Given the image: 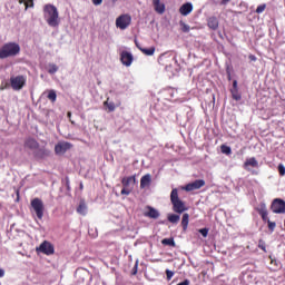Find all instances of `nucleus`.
I'll return each mask as SVG.
<instances>
[{
	"label": "nucleus",
	"mask_w": 285,
	"mask_h": 285,
	"mask_svg": "<svg viewBox=\"0 0 285 285\" xmlns=\"http://www.w3.org/2000/svg\"><path fill=\"white\" fill-rule=\"evenodd\" d=\"M45 12V19L51 28H57L60 23L59 21V11L57 10V7L52 4H47L43 8Z\"/></svg>",
	"instance_id": "1"
},
{
	"label": "nucleus",
	"mask_w": 285,
	"mask_h": 285,
	"mask_svg": "<svg viewBox=\"0 0 285 285\" xmlns=\"http://www.w3.org/2000/svg\"><path fill=\"white\" fill-rule=\"evenodd\" d=\"M170 202L173 204V210L174 213H178L181 215V213H185L186 210V204L181 199H179V191L177 188H174L170 193Z\"/></svg>",
	"instance_id": "2"
},
{
	"label": "nucleus",
	"mask_w": 285,
	"mask_h": 285,
	"mask_svg": "<svg viewBox=\"0 0 285 285\" xmlns=\"http://www.w3.org/2000/svg\"><path fill=\"white\" fill-rule=\"evenodd\" d=\"M21 48L17 43H7L0 50V59H8L19 55Z\"/></svg>",
	"instance_id": "3"
},
{
	"label": "nucleus",
	"mask_w": 285,
	"mask_h": 285,
	"mask_svg": "<svg viewBox=\"0 0 285 285\" xmlns=\"http://www.w3.org/2000/svg\"><path fill=\"white\" fill-rule=\"evenodd\" d=\"M130 23H132L130 14H121L116 19V28L119 30H126Z\"/></svg>",
	"instance_id": "4"
},
{
	"label": "nucleus",
	"mask_w": 285,
	"mask_h": 285,
	"mask_svg": "<svg viewBox=\"0 0 285 285\" xmlns=\"http://www.w3.org/2000/svg\"><path fill=\"white\" fill-rule=\"evenodd\" d=\"M271 210L276 215H284L285 213V200L282 198H275L272 202Z\"/></svg>",
	"instance_id": "5"
},
{
	"label": "nucleus",
	"mask_w": 285,
	"mask_h": 285,
	"mask_svg": "<svg viewBox=\"0 0 285 285\" xmlns=\"http://www.w3.org/2000/svg\"><path fill=\"white\" fill-rule=\"evenodd\" d=\"M135 176L124 178L121 195H129L132 193V188H135Z\"/></svg>",
	"instance_id": "6"
},
{
	"label": "nucleus",
	"mask_w": 285,
	"mask_h": 285,
	"mask_svg": "<svg viewBox=\"0 0 285 285\" xmlns=\"http://www.w3.org/2000/svg\"><path fill=\"white\" fill-rule=\"evenodd\" d=\"M26 81L24 76H13L10 78L11 88L13 90H22L23 86H26Z\"/></svg>",
	"instance_id": "7"
},
{
	"label": "nucleus",
	"mask_w": 285,
	"mask_h": 285,
	"mask_svg": "<svg viewBox=\"0 0 285 285\" xmlns=\"http://www.w3.org/2000/svg\"><path fill=\"white\" fill-rule=\"evenodd\" d=\"M31 207L35 210L38 219H43V210H45L43 202H41V199L39 198H35L31 202Z\"/></svg>",
	"instance_id": "8"
},
{
	"label": "nucleus",
	"mask_w": 285,
	"mask_h": 285,
	"mask_svg": "<svg viewBox=\"0 0 285 285\" xmlns=\"http://www.w3.org/2000/svg\"><path fill=\"white\" fill-rule=\"evenodd\" d=\"M204 186H206V181L204 179H197L193 183L187 184L184 187V190H186L187 193H193V190H199V188H204Z\"/></svg>",
	"instance_id": "9"
},
{
	"label": "nucleus",
	"mask_w": 285,
	"mask_h": 285,
	"mask_svg": "<svg viewBox=\"0 0 285 285\" xmlns=\"http://www.w3.org/2000/svg\"><path fill=\"white\" fill-rule=\"evenodd\" d=\"M36 250L43 253V255H55V247L48 240H45Z\"/></svg>",
	"instance_id": "10"
},
{
	"label": "nucleus",
	"mask_w": 285,
	"mask_h": 285,
	"mask_svg": "<svg viewBox=\"0 0 285 285\" xmlns=\"http://www.w3.org/2000/svg\"><path fill=\"white\" fill-rule=\"evenodd\" d=\"M70 148H72V145L70 142L61 141L56 145L55 153L56 155H66V153H68Z\"/></svg>",
	"instance_id": "11"
},
{
	"label": "nucleus",
	"mask_w": 285,
	"mask_h": 285,
	"mask_svg": "<svg viewBox=\"0 0 285 285\" xmlns=\"http://www.w3.org/2000/svg\"><path fill=\"white\" fill-rule=\"evenodd\" d=\"M159 215H160L159 210H157L156 208L150 206L145 207V213H144L145 217H149V219H159Z\"/></svg>",
	"instance_id": "12"
},
{
	"label": "nucleus",
	"mask_w": 285,
	"mask_h": 285,
	"mask_svg": "<svg viewBox=\"0 0 285 285\" xmlns=\"http://www.w3.org/2000/svg\"><path fill=\"white\" fill-rule=\"evenodd\" d=\"M132 53L128 52V51H122L120 53V61L122 63V66H127L130 67L132 66Z\"/></svg>",
	"instance_id": "13"
},
{
	"label": "nucleus",
	"mask_w": 285,
	"mask_h": 285,
	"mask_svg": "<svg viewBox=\"0 0 285 285\" xmlns=\"http://www.w3.org/2000/svg\"><path fill=\"white\" fill-rule=\"evenodd\" d=\"M258 215H261L263 222H269L268 219V209L266 208V204L262 203L259 207L256 208Z\"/></svg>",
	"instance_id": "14"
},
{
	"label": "nucleus",
	"mask_w": 285,
	"mask_h": 285,
	"mask_svg": "<svg viewBox=\"0 0 285 285\" xmlns=\"http://www.w3.org/2000/svg\"><path fill=\"white\" fill-rule=\"evenodd\" d=\"M153 6L157 14H164V12H166V4H164L161 0H153Z\"/></svg>",
	"instance_id": "15"
},
{
	"label": "nucleus",
	"mask_w": 285,
	"mask_h": 285,
	"mask_svg": "<svg viewBox=\"0 0 285 285\" xmlns=\"http://www.w3.org/2000/svg\"><path fill=\"white\" fill-rule=\"evenodd\" d=\"M179 12L183 17H188L193 12V3L186 2L179 8Z\"/></svg>",
	"instance_id": "16"
},
{
	"label": "nucleus",
	"mask_w": 285,
	"mask_h": 285,
	"mask_svg": "<svg viewBox=\"0 0 285 285\" xmlns=\"http://www.w3.org/2000/svg\"><path fill=\"white\" fill-rule=\"evenodd\" d=\"M207 26L210 28V30H217L219 28V20H217V17L213 16L207 19Z\"/></svg>",
	"instance_id": "17"
},
{
	"label": "nucleus",
	"mask_w": 285,
	"mask_h": 285,
	"mask_svg": "<svg viewBox=\"0 0 285 285\" xmlns=\"http://www.w3.org/2000/svg\"><path fill=\"white\" fill-rule=\"evenodd\" d=\"M168 61H175V58L173 57H168L166 56V53H163L159 58H158V63H160V66H165V68H168Z\"/></svg>",
	"instance_id": "18"
},
{
	"label": "nucleus",
	"mask_w": 285,
	"mask_h": 285,
	"mask_svg": "<svg viewBox=\"0 0 285 285\" xmlns=\"http://www.w3.org/2000/svg\"><path fill=\"white\" fill-rule=\"evenodd\" d=\"M248 166H252V168H257L259 166V163H257V159L255 157L246 159L244 163V168H248Z\"/></svg>",
	"instance_id": "19"
},
{
	"label": "nucleus",
	"mask_w": 285,
	"mask_h": 285,
	"mask_svg": "<svg viewBox=\"0 0 285 285\" xmlns=\"http://www.w3.org/2000/svg\"><path fill=\"white\" fill-rule=\"evenodd\" d=\"M105 108H107V110L109 112H115L117 106L115 105V102L110 101V98H108L105 102H104Z\"/></svg>",
	"instance_id": "20"
},
{
	"label": "nucleus",
	"mask_w": 285,
	"mask_h": 285,
	"mask_svg": "<svg viewBox=\"0 0 285 285\" xmlns=\"http://www.w3.org/2000/svg\"><path fill=\"white\" fill-rule=\"evenodd\" d=\"M26 147L30 148L31 150H37V148H39V144L35 139H28L26 141Z\"/></svg>",
	"instance_id": "21"
},
{
	"label": "nucleus",
	"mask_w": 285,
	"mask_h": 285,
	"mask_svg": "<svg viewBox=\"0 0 285 285\" xmlns=\"http://www.w3.org/2000/svg\"><path fill=\"white\" fill-rule=\"evenodd\" d=\"M77 213H79V215H87L88 213V206H86L85 202H80L78 208H77Z\"/></svg>",
	"instance_id": "22"
},
{
	"label": "nucleus",
	"mask_w": 285,
	"mask_h": 285,
	"mask_svg": "<svg viewBox=\"0 0 285 285\" xmlns=\"http://www.w3.org/2000/svg\"><path fill=\"white\" fill-rule=\"evenodd\" d=\"M190 219V215L188 214H184L183 218H181V226H183V230H188V222Z\"/></svg>",
	"instance_id": "23"
},
{
	"label": "nucleus",
	"mask_w": 285,
	"mask_h": 285,
	"mask_svg": "<svg viewBox=\"0 0 285 285\" xmlns=\"http://www.w3.org/2000/svg\"><path fill=\"white\" fill-rule=\"evenodd\" d=\"M232 97L235 101L242 100V95L239 94V89H230Z\"/></svg>",
	"instance_id": "24"
},
{
	"label": "nucleus",
	"mask_w": 285,
	"mask_h": 285,
	"mask_svg": "<svg viewBox=\"0 0 285 285\" xmlns=\"http://www.w3.org/2000/svg\"><path fill=\"white\" fill-rule=\"evenodd\" d=\"M163 246H173L175 248V238H165L161 240Z\"/></svg>",
	"instance_id": "25"
},
{
	"label": "nucleus",
	"mask_w": 285,
	"mask_h": 285,
	"mask_svg": "<svg viewBox=\"0 0 285 285\" xmlns=\"http://www.w3.org/2000/svg\"><path fill=\"white\" fill-rule=\"evenodd\" d=\"M59 70V67L55 63H49L48 65V72L49 75H55Z\"/></svg>",
	"instance_id": "26"
},
{
	"label": "nucleus",
	"mask_w": 285,
	"mask_h": 285,
	"mask_svg": "<svg viewBox=\"0 0 285 285\" xmlns=\"http://www.w3.org/2000/svg\"><path fill=\"white\" fill-rule=\"evenodd\" d=\"M168 222H170V224H178L179 223V215L177 214H171L168 216Z\"/></svg>",
	"instance_id": "27"
},
{
	"label": "nucleus",
	"mask_w": 285,
	"mask_h": 285,
	"mask_svg": "<svg viewBox=\"0 0 285 285\" xmlns=\"http://www.w3.org/2000/svg\"><path fill=\"white\" fill-rule=\"evenodd\" d=\"M35 0H19V3H24L26 6V10H28V8H32L35 6Z\"/></svg>",
	"instance_id": "28"
},
{
	"label": "nucleus",
	"mask_w": 285,
	"mask_h": 285,
	"mask_svg": "<svg viewBox=\"0 0 285 285\" xmlns=\"http://www.w3.org/2000/svg\"><path fill=\"white\" fill-rule=\"evenodd\" d=\"M220 153H223V155H230V153H233V150L227 145H222Z\"/></svg>",
	"instance_id": "29"
},
{
	"label": "nucleus",
	"mask_w": 285,
	"mask_h": 285,
	"mask_svg": "<svg viewBox=\"0 0 285 285\" xmlns=\"http://www.w3.org/2000/svg\"><path fill=\"white\" fill-rule=\"evenodd\" d=\"M48 99L52 102L57 101V92L55 90H49L48 92Z\"/></svg>",
	"instance_id": "30"
},
{
	"label": "nucleus",
	"mask_w": 285,
	"mask_h": 285,
	"mask_svg": "<svg viewBox=\"0 0 285 285\" xmlns=\"http://www.w3.org/2000/svg\"><path fill=\"white\" fill-rule=\"evenodd\" d=\"M181 32H190V26L186 24V22L180 21L179 22Z\"/></svg>",
	"instance_id": "31"
},
{
	"label": "nucleus",
	"mask_w": 285,
	"mask_h": 285,
	"mask_svg": "<svg viewBox=\"0 0 285 285\" xmlns=\"http://www.w3.org/2000/svg\"><path fill=\"white\" fill-rule=\"evenodd\" d=\"M144 55L147 57H153L155 55V47H150L149 49H144Z\"/></svg>",
	"instance_id": "32"
},
{
	"label": "nucleus",
	"mask_w": 285,
	"mask_h": 285,
	"mask_svg": "<svg viewBox=\"0 0 285 285\" xmlns=\"http://www.w3.org/2000/svg\"><path fill=\"white\" fill-rule=\"evenodd\" d=\"M258 248H261L263 253H266V242H264V239L258 240Z\"/></svg>",
	"instance_id": "33"
},
{
	"label": "nucleus",
	"mask_w": 285,
	"mask_h": 285,
	"mask_svg": "<svg viewBox=\"0 0 285 285\" xmlns=\"http://www.w3.org/2000/svg\"><path fill=\"white\" fill-rule=\"evenodd\" d=\"M267 226H268V229L271 230V233H273L275 230L277 224L275 222L267 220Z\"/></svg>",
	"instance_id": "34"
},
{
	"label": "nucleus",
	"mask_w": 285,
	"mask_h": 285,
	"mask_svg": "<svg viewBox=\"0 0 285 285\" xmlns=\"http://www.w3.org/2000/svg\"><path fill=\"white\" fill-rule=\"evenodd\" d=\"M144 186H150V174L144 176Z\"/></svg>",
	"instance_id": "35"
},
{
	"label": "nucleus",
	"mask_w": 285,
	"mask_h": 285,
	"mask_svg": "<svg viewBox=\"0 0 285 285\" xmlns=\"http://www.w3.org/2000/svg\"><path fill=\"white\" fill-rule=\"evenodd\" d=\"M174 275H175V272H173L170 269H166V276H167L168 282H170L173 279Z\"/></svg>",
	"instance_id": "36"
},
{
	"label": "nucleus",
	"mask_w": 285,
	"mask_h": 285,
	"mask_svg": "<svg viewBox=\"0 0 285 285\" xmlns=\"http://www.w3.org/2000/svg\"><path fill=\"white\" fill-rule=\"evenodd\" d=\"M264 10H266V4H261L256 8V13L262 14V12H264Z\"/></svg>",
	"instance_id": "37"
},
{
	"label": "nucleus",
	"mask_w": 285,
	"mask_h": 285,
	"mask_svg": "<svg viewBox=\"0 0 285 285\" xmlns=\"http://www.w3.org/2000/svg\"><path fill=\"white\" fill-rule=\"evenodd\" d=\"M278 173H279L281 177H284V175H285V167H284L283 164L278 165Z\"/></svg>",
	"instance_id": "38"
},
{
	"label": "nucleus",
	"mask_w": 285,
	"mask_h": 285,
	"mask_svg": "<svg viewBox=\"0 0 285 285\" xmlns=\"http://www.w3.org/2000/svg\"><path fill=\"white\" fill-rule=\"evenodd\" d=\"M200 235H203V237H208V228H202L199 229Z\"/></svg>",
	"instance_id": "39"
},
{
	"label": "nucleus",
	"mask_w": 285,
	"mask_h": 285,
	"mask_svg": "<svg viewBox=\"0 0 285 285\" xmlns=\"http://www.w3.org/2000/svg\"><path fill=\"white\" fill-rule=\"evenodd\" d=\"M94 6H101L104 3V0H91Z\"/></svg>",
	"instance_id": "40"
},
{
	"label": "nucleus",
	"mask_w": 285,
	"mask_h": 285,
	"mask_svg": "<svg viewBox=\"0 0 285 285\" xmlns=\"http://www.w3.org/2000/svg\"><path fill=\"white\" fill-rule=\"evenodd\" d=\"M232 90H239V88L237 87V80L233 81V88Z\"/></svg>",
	"instance_id": "41"
},
{
	"label": "nucleus",
	"mask_w": 285,
	"mask_h": 285,
	"mask_svg": "<svg viewBox=\"0 0 285 285\" xmlns=\"http://www.w3.org/2000/svg\"><path fill=\"white\" fill-rule=\"evenodd\" d=\"M271 264H274L276 268H279V263L276 259H272Z\"/></svg>",
	"instance_id": "42"
},
{
	"label": "nucleus",
	"mask_w": 285,
	"mask_h": 285,
	"mask_svg": "<svg viewBox=\"0 0 285 285\" xmlns=\"http://www.w3.org/2000/svg\"><path fill=\"white\" fill-rule=\"evenodd\" d=\"M177 285H190V281L189 279H185L184 282H180Z\"/></svg>",
	"instance_id": "43"
},
{
	"label": "nucleus",
	"mask_w": 285,
	"mask_h": 285,
	"mask_svg": "<svg viewBox=\"0 0 285 285\" xmlns=\"http://www.w3.org/2000/svg\"><path fill=\"white\" fill-rule=\"evenodd\" d=\"M249 60L250 61H257V57H255V55H249Z\"/></svg>",
	"instance_id": "44"
},
{
	"label": "nucleus",
	"mask_w": 285,
	"mask_h": 285,
	"mask_svg": "<svg viewBox=\"0 0 285 285\" xmlns=\"http://www.w3.org/2000/svg\"><path fill=\"white\" fill-rule=\"evenodd\" d=\"M222 6H226V4H228V3H230V0H222Z\"/></svg>",
	"instance_id": "45"
},
{
	"label": "nucleus",
	"mask_w": 285,
	"mask_h": 285,
	"mask_svg": "<svg viewBox=\"0 0 285 285\" xmlns=\"http://www.w3.org/2000/svg\"><path fill=\"white\" fill-rule=\"evenodd\" d=\"M140 188H144V177L140 178Z\"/></svg>",
	"instance_id": "46"
},
{
	"label": "nucleus",
	"mask_w": 285,
	"mask_h": 285,
	"mask_svg": "<svg viewBox=\"0 0 285 285\" xmlns=\"http://www.w3.org/2000/svg\"><path fill=\"white\" fill-rule=\"evenodd\" d=\"M3 275H6V271L0 269V277H3Z\"/></svg>",
	"instance_id": "47"
},
{
	"label": "nucleus",
	"mask_w": 285,
	"mask_h": 285,
	"mask_svg": "<svg viewBox=\"0 0 285 285\" xmlns=\"http://www.w3.org/2000/svg\"><path fill=\"white\" fill-rule=\"evenodd\" d=\"M136 46H137V48H139V50H141V52H144V48L140 47L139 43H137V41H136Z\"/></svg>",
	"instance_id": "48"
},
{
	"label": "nucleus",
	"mask_w": 285,
	"mask_h": 285,
	"mask_svg": "<svg viewBox=\"0 0 285 285\" xmlns=\"http://www.w3.org/2000/svg\"><path fill=\"white\" fill-rule=\"evenodd\" d=\"M67 117L70 119V117H72V112L68 111Z\"/></svg>",
	"instance_id": "49"
},
{
	"label": "nucleus",
	"mask_w": 285,
	"mask_h": 285,
	"mask_svg": "<svg viewBox=\"0 0 285 285\" xmlns=\"http://www.w3.org/2000/svg\"><path fill=\"white\" fill-rule=\"evenodd\" d=\"M80 188H83V184H80Z\"/></svg>",
	"instance_id": "50"
}]
</instances>
